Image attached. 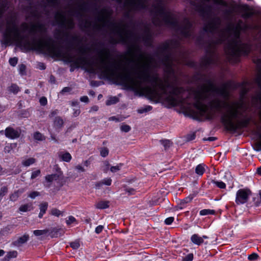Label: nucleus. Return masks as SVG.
<instances>
[{"label":"nucleus","mask_w":261,"mask_h":261,"mask_svg":"<svg viewBox=\"0 0 261 261\" xmlns=\"http://www.w3.org/2000/svg\"><path fill=\"white\" fill-rule=\"evenodd\" d=\"M151 57L153 58L151 67H163L165 75L162 79L157 74L151 75L149 72V79L145 83H150L151 86L144 85L143 94L150 99L163 100L171 106H180L189 108L193 106L200 116L210 119L215 117L216 111L221 112L223 109L227 108V121L232 126V119L243 115V102H234L230 105L220 99L219 95L227 98L228 92L225 87H217L210 80L192 92L176 86V66L186 64L187 58L186 53L179 48L178 41L171 40L163 43L155 55H151Z\"/></svg>","instance_id":"obj_1"},{"label":"nucleus","mask_w":261,"mask_h":261,"mask_svg":"<svg viewBox=\"0 0 261 261\" xmlns=\"http://www.w3.org/2000/svg\"><path fill=\"white\" fill-rule=\"evenodd\" d=\"M127 54L130 58L126 60L134 64L132 67V72L123 68L122 71H118L121 67L120 63L113 62L110 64L108 61L110 57L109 49L103 48L98 51V58L95 62L91 61L86 57L80 56L77 58L69 55L67 61L76 67L82 66L87 68L91 73H100L107 77L114 78L131 90L143 94L144 84L149 79V70L153 58L151 55L145 56L142 52L136 53L134 56L129 53L128 47Z\"/></svg>","instance_id":"obj_2"},{"label":"nucleus","mask_w":261,"mask_h":261,"mask_svg":"<svg viewBox=\"0 0 261 261\" xmlns=\"http://www.w3.org/2000/svg\"><path fill=\"white\" fill-rule=\"evenodd\" d=\"M196 9L203 18L208 19L198 38L199 41L203 42L205 35L212 36L208 40L209 48L207 49V54L201 61L203 67L218 64V57L214 46L218 44L226 42L225 51L230 58L236 59L242 55H248L250 46L248 44L243 43L240 38V33L243 29L242 21L240 20L236 25L229 24L226 28L221 29V19L218 16L212 17L213 13L212 5L203 3L197 6Z\"/></svg>","instance_id":"obj_3"},{"label":"nucleus","mask_w":261,"mask_h":261,"mask_svg":"<svg viewBox=\"0 0 261 261\" xmlns=\"http://www.w3.org/2000/svg\"><path fill=\"white\" fill-rule=\"evenodd\" d=\"M27 44L31 45L35 50L45 52L54 56L60 57L62 54L61 48L56 44L51 37H46V40L33 38L31 43L28 41Z\"/></svg>","instance_id":"obj_4"},{"label":"nucleus","mask_w":261,"mask_h":261,"mask_svg":"<svg viewBox=\"0 0 261 261\" xmlns=\"http://www.w3.org/2000/svg\"><path fill=\"white\" fill-rule=\"evenodd\" d=\"M16 16L15 14L11 13L6 19V29L4 33V37L7 43L10 42L12 39L21 42L24 39L16 24Z\"/></svg>","instance_id":"obj_5"},{"label":"nucleus","mask_w":261,"mask_h":261,"mask_svg":"<svg viewBox=\"0 0 261 261\" xmlns=\"http://www.w3.org/2000/svg\"><path fill=\"white\" fill-rule=\"evenodd\" d=\"M60 5L59 0H45L42 3H41L35 7L30 6V9L29 10L30 13V16L34 18H39L42 14L49 15L48 7H51L58 8Z\"/></svg>","instance_id":"obj_6"},{"label":"nucleus","mask_w":261,"mask_h":261,"mask_svg":"<svg viewBox=\"0 0 261 261\" xmlns=\"http://www.w3.org/2000/svg\"><path fill=\"white\" fill-rule=\"evenodd\" d=\"M256 63L257 65L258 71L255 78V82L260 91L256 96L253 97L252 103L254 107H257L259 109L258 114L261 120V59H257Z\"/></svg>","instance_id":"obj_7"},{"label":"nucleus","mask_w":261,"mask_h":261,"mask_svg":"<svg viewBox=\"0 0 261 261\" xmlns=\"http://www.w3.org/2000/svg\"><path fill=\"white\" fill-rule=\"evenodd\" d=\"M55 19L57 23L62 28L71 29L74 26L72 17L70 16L67 19L65 14L61 11H58L56 12Z\"/></svg>","instance_id":"obj_8"},{"label":"nucleus","mask_w":261,"mask_h":261,"mask_svg":"<svg viewBox=\"0 0 261 261\" xmlns=\"http://www.w3.org/2000/svg\"><path fill=\"white\" fill-rule=\"evenodd\" d=\"M246 111V108L244 106V104L243 103V109L242 110V111L243 112V115H239L238 116V117H237V118H233L232 119V121H233V119H239L240 118L242 117H243L244 116V113L245 112V111ZM227 114H224V115L222 117V119H223V121L225 123H226L227 124H228L231 128L232 129H237V128L238 127H246L247 126L248 123H249V120H247V119H245V120H243L242 121H239V120H238L237 121V124H235L233 122H232V123H233V126H231V125H230V124H229L228 123V122L227 121Z\"/></svg>","instance_id":"obj_9"},{"label":"nucleus","mask_w":261,"mask_h":261,"mask_svg":"<svg viewBox=\"0 0 261 261\" xmlns=\"http://www.w3.org/2000/svg\"><path fill=\"white\" fill-rule=\"evenodd\" d=\"M251 194V192L249 190L240 189L236 194V203L238 204L246 203Z\"/></svg>","instance_id":"obj_10"},{"label":"nucleus","mask_w":261,"mask_h":261,"mask_svg":"<svg viewBox=\"0 0 261 261\" xmlns=\"http://www.w3.org/2000/svg\"><path fill=\"white\" fill-rule=\"evenodd\" d=\"M29 240V236L28 234H24L23 236L18 237L14 240L11 243V246L15 247H19L27 243Z\"/></svg>","instance_id":"obj_11"},{"label":"nucleus","mask_w":261,"mask_h":261,"mask_svg":"<svg viewBox=\"0 0 261 261\" xmlns=\"http://www.w3.org/2000/svg\"><path fill=\"white\" fill-rule=\"evenodd\" d=\"M37 32L43 35L46 32V28L44 24L41 23L33 24L30 31V33L35 34Z\"/></svg>","instance_id":"obj_12"},{"label":"nucleus","mask_w":261,"mask_h":261,"mask_svg":"<svg viewBox=\"0 0 261 261\" xmlns=\"http://www.w3.org/2000/svg\"><path fill=\"white\" fill-rule=\"evenodd\" d=\"M5 135L10 139H16L19 137L20 134L18 131L12 127H7L5 130Z\"/></svg>","instance_id":"obj_13"},{"label":"nucleus","mask_w":261,"mask_h":261,"mask_svg":"<svg viewBox=\"0 0 261 261\" xmlns=\"http://www.w3.org/2000/svg\"><path fill=\"white\" fill-rule=\"evenodd\" d=\"M62 176V173L61 172H59L56 174H53L50 175H47L45 176V179L48 182H52L54 180H57L60 178H61Z\"/></svg>","instance_id":"obj_14"},{"label":"nucleus","mask_w":261,"mask_h":261,"mask_svg":"<svg viewBox=\"0 0 261 261\" xmlns=\"http://www.w3.org/2000/svg\"><path fill=\"white\" fill-rule=\"evenodd\" d=\"M13 229V225H8L4 227H3L0 230V236H7L9 234H10L12 232Z\"/></svg>","instance_id":"obj_15"},{"label":"nucleus","mask_w":261,"mask_h":261,"mask_svg":"<svg viewBox=\"0 0 261 261\" xmlns=\"http://www.w3.org/2000/svg\"><path fill=\"white\" fill-rule=\"evenodd\" d=\"M58 156L62 161L66 162H69L72 159L71 154L68 152H60L58 153Z\"/></svg>","instance_id":"obj_16"},{"label":"nucleus","mask_w":261,"mask_h":261,"mask_svg":"<svg viewBox=\"0 0 261 261\" xmlns=\"http://www.w3.org/2000/svg\"><path fill=\"white\" fill-rule=\"evenodd\" d=\"M24 192L23 189H20L15 191L13 193L10 195V200L12 201H15L17 200L20 195Z\"/></svg>","instance_id":"obj_17"},{"label":"nucleus","mask_w":261,"mask_h":261,"mask_svg":"<svg viewBox=\"0 0 261 261\" xmlns=\"http://www.w3.org/2000/svg\"><path fill=\"white\" fill-rule=\"evenodd\" d=\"M40 213L38 215L39 218H41L43 215L46 213L48 207V203L46 202H42L39 205Z\"/></svg>","instance_id":"obj_18"},{"label":"nucleus","mask_w":261,"mask_h":261,"mask_svg":"<svg viewBox=\"0 0 261 261\" xmlns=\"http://www.w3.org/2000/svg\"><path fill=\"white\" fill-rule=\"evenodd\" d=\"M54 124L56 128H62L64 125L63 119L60 116L56 117L54 121Z\"/></svg>","instance_id":"obj_19"},{"label":"nucleus","mask_w":261,"mask_h":261,"mask_svg":"<svg viewBox=\"0 0 261 261\" xmlns=\"http://www.w3.org/2000/svg\"><path fill=\"white\" fill-rule=\"evenodd\" d=\"M191 241L195 244L200 245L203 243V238L199 237L197 234H194L191 238Z\"/></svg>","instance_id":"obj_20"},{"label":"nucleus","mask_w":261,"mask_h":261,"mask_svg":"<svg viewBox=\"0 0 261 261\" xmlns=\"http://www.w3.org/2000/svg\"><path fill=\"white\" fill-rule=\"evenodd\" d=\"M8 3L6 1L0 0V17L8 8Z\"/></svg>","instance_id":"obj_21"},{"label":"nucleus","mask_w":261,"mask_h":261,"mask_svg":"<svg viewBox=\"0 0 261 261\" xmlns=\"http://www.w3.org/2000/svg\"><path fill=\"white\" fill-rule=\"evenodd\" d=\"M17 256V252L13 250L9 251L7 253V255L3 259V261H10L12 258H15Z\"/></svg>","instance_id":"obj_22"},{"label":"nucleus","mask_w":261,"mask_h":261,"mask_svg":"<svg viewBox=\"0 0 261 261\" xmlns=\"http://www.w3.org/2000/svg\"><path fill=\"white\" fill-rule=\"evenodd\" d=\"M109 203L108 201H99L95 204V206L98 209H104L109 207Z\"/></svg>","instance_id":"obj_23"},{"label":"nucleus","mask_w":261,"mask_h":261,"mask_svg":"<svg viewBox=\"0 0 261 261\" xmlns=\"http://www.w3.org/2000/svg\"><path fill=\"white\" fill-rule=\"evenodd\" d=\"M205 171V165L203 164H200L197 165L195 168V172L199 175H202Z\"/></svg>","instance_id":"obj_24"},{"label":"nucleus","mask_w":261,"mask_h":261,"mask_svg":"<svg viewBox=\"0 0 261 261\" xmlns=\"http://www.w3.org/2000/svg\"><path fill=\"white\" fill-rule=\"evenodd\" d=\"M8 90L14 94H16L19 91L20 89L16 84H12L8 87Z\"/></svg>","instance_id":"obj_25"},{"label":"nucleus","mask_w":261,"mask_h":261,"mask_svg":"<svg viewBox=\"0 0 261 261\" xmlns=\"http://www.w3.org/2000/svg\"><path fill=\"white\" fill-rule=\"evenodd\" d=\"M32 209V204H29V203L22 205L19 208V211L21 212H26L27 211H30Z\"/></svg>","instance_id":"obj_26"},{"label":"nucleus","mask_w":261,"mask_h":261,"mask_svg":"<svg viewBox=\"0 0 261 261\" xmlns=\"http://www.w3.org/2000/svg\"><path fill=\"white\" fill-rule=\"evenodd\" d=\"M49 230L48 229L35 230L33 231V233L36 236H40L45 235L49 232Z\"/></svg>","instance_id":"obj_27"},{"label":"nucleus","mask_w":261,"mask_h":261,"mask_svg":"<svg viewBox=\"0 0 261 261\" xmlns=\"http://www.w3.org/2000/svg\"><path fill=\"white\" fill-rule=\"evenodd\" d=\"M36 160L33 158L28 159L22 162V165L24 166L28 167L34 164Z\"/></svg>","instance_id":"obj_28"},{"label":"nucleus","mask_w":261,"mask_h":261,"mask_svg":"<svg viewBox=\"0 0 261 261\" xmlns=\"http://www.w3.org/2000/svg\"><path fill=\"white\" fill-rule=\"evenodd\" d=\"M50 214L51 215L59 217L60 216L63 215V212H62L56 208H53L50 210Z\"/></svg>","instance_id":"obj_29"},{"label":"nucleus","mask_w":261,"mask_h":261,"mask_svg":"<svg viewBox=\"0 0 261 261\" xmlns=\"http://www.w3.org/2000/svg\"><path fill=\"white\" fill-rule=\"evenodd\" d=\"M215 213L214 210L204 209L200 211V215L201 216L213 215Z\"/></svg>","instance_id":"obj_30"},{"label":"nucleus","mask_w":261,"mask_h":261,"mask_svg":"<svg viewBox=\"0 0 261 261\" xmlns=\"http://www.w3.org/2000/svg\"><path fill=\"white\" fill-rule=\"evenodd\" d=\"M34 138L38 141H43L45 140V137L38 132H36L34 134Z\"/></svg>","instance_id":"obj_31"},{"label":"nucleus","mask_w":261,"mask_h":261,"mask_svg":"<svg viewBox=\"0 0 261 261\" xmlns=\"http://www.w3.org/2000/svg\"><path fill=\"white\" fill-rule=\"evenodd\" d=\"M160 142L164 146L165 149L168 148L172 144L171 142L169 140H161Z\"/></svg>","instance_id":"obj_32"},{"label":"nucleus","mask_w":261,"mask_h":261,"mask_svg":"<svg viewBox=\"0 0 261 261\" xmlns=\"http://www.w3.org/2000/svg\"><path fill=\"white\" fill-rule=\"evenodd\" d=\"M152 110V107L150 106H146L144 108H142L138 110V112L140 114H142L145 112L150 111Z\"/></svg>","instance_id":"obj_33"},{"label":"nucleus","mask_w":261,"mask_h":261,"mask_svg":"<svg viewBox=\"0 0 261 261\" xmlns=\"http://www.w3.org/2000/svg\"><path fill=\"white\" fill-rule=\"evenodd\" d=\"M212 182L215 184L218 188L220 189H225L226 187L225 184L222 181H218L213 180Z\"/></svg>","instance_id":"obj_34"},{"label":"nucleus","mask_w":261,"mask_h":261,"mask_svg":"<svg viewBox=\"0 0 261 261\" xmlns=\"http://www.w3.org/2000/svg\"><path fill=\"white\" fill-rule=\"evenodd\" d=\"M131 129V127L129 125L122 124L120 126V130L125 133H127L129 132Z\"/></svg>","instance_id":"obj_35"},{"label":"nucleus","mask_w":261,"mask_h":261,"mask_svg":"<svg viewBox=\"0 0 261 261\" xmlns=\"http://www.w3.org/2000/svg\"><path fill=\"white\" fill-rule=\"evenodd\" d=\"M78 9L84 13L85 12L88 10L87 4L86 3H83L79 6Z\"/></svg>","instance_id":"obj_36"},{"label":"nucleus","mask_w":261,"mask_h":261,"mask_svg":"<svg viewBox=\"0 0 261 261\" xmlns=\"http://www.w3.org/2000/svg\"><path fill=\"white\" fill-rule=\"evenodd\" d=\"M118 101V99L116 97L110 98L106 101V105L108 106L116 103Z\"/></svg>","instance_id":"obj_37"},{"label":"nucleus","mask_w":261,"mask_h":261,"mask_svg":"<svg viewBox=\"0 0 261 261\" xmlns=\"http://www.w3.org/2000/svg\"><path fill=\"white\" fill-rule=\"evenodd\" d=\"M8 192V188L6 187H3L0 190V200H2L3 196H4Z\"/></svg>","instance_id":"obj_38"},{"label":"nucleus","mask_w":261,"mask_h":261,"mask_svg":"<svg viewBox=\"0 0 261 261\" xmlns=\"http://www.w3.org/2000/svg\"><path fill=\"white\" fill-rule=\"evenodd\" d=\"M100 152L101 156L106 157L109 154V149L106 147H102L100 148Z\"/></svg>","instance_id":"obj_39"},{"label":"nucleus","mask_w":261,"mask_h":261,"mask_svg":"<svg viewBox=\"0 0 261 261\" xmlns=\"http://www.w3.org/2000/svg\"><path fill=\"white\" fill-rule=\"evenodd\" d=\"M122 166V164H119L115 166H112L110 168V170L112 172H116L120 170Z\"/></svg>","instance_id":"obj_40"},{"label":"nucleus","mask_w":261,"mask_h":261,"mask_svg":"<svg viewBox=\"0 0 261 261\" xmlns=\"http://www.w3.org/2000/svg\"><path fill=\"white\" fill-rule=\"evenodd\" d=\"M20 74L23 75L25 74L26 66L24 64H20L18 66Z\"/></svg>","instance_id":"obj_41"},{"label":"nucleus","mask_w":261,"mask_h":261,"mask_svg":"<svg viewBox=\"0 0 261 261\" xmlns=\"http://www.w3.org/2000/svg\"><path fill=\"white\" fill-rule=\"evenodd\" d=\"M15 146V144H9L5 146L4 151L6 153H10L12 148Z\"/></svg>","instance_id":"obj_42"},{"label":"nucleus","mask_w":261,"mask_h":261,"mask_svg":"<svg viewBox=\"0 0 261 261\" xmlns=\"http://www.w3.org/2000/svg\"><path fill=\"white\" fill-rule=\"evenodd\" d=\"M70 245L73 249H77L80 247V243L79 241H75L74 242H71Z\"/></svg>","instance_id":"obj_43"},{"label":"nucleus","mask_w":261,"mask_h":261,"mask_svg":"<svg viewBox=\"0 0 261 261\" xmlns=\"http://www.w3.org/2000/svg\"><path fill=\"white\" fill-rule=\"evenodd\" d=\"M40 173L41 172L40 170H37L36 171H33L32 173L31 178L33 179L36 178L37 176L40 175Z\"/></svg>","instance_id":"obj_44"},{"label":"nucleus","mask_w":261,"mask_h":261,"mask_svg":"<svg viewBox=\"0 0 261 261\" xmlns=\"http://www.w3.org/2000/svg\"><path fill=\"white\" fill-rule=\"evenodd\" d=\"M9 62L11 65L15 66L18 62V59L16 57L10 58Z\"/></svg>","instance_id":"obj_45"},{"label":"nucleus","mask_w":261,"mask_h":261,"mask_svg":"<svg viewBox=\"0 0 261 261\" xmlns=\"http://www.w3.org/2000/svg\"><path fill=\"white\" fill-rule=\"evenodd\" d=\"M258 257V255L257 254L253 253L248 256V258L250 260H254L257 259Z\"/></svg>","instance_id":"obj_46"},{"label":"nucleus","mask_w":261,"mask_h":261,"mask_svg":"<svg viewBox=\"0 0 261 261\" xmlns=\"http://www.w3.org/2000/svg\"><path fill=\"white\" fill-rule=\"evenodd\" d=\"M103 185L110 186L112 183V179L110 178H105L101 180Z\"/></svg>","instance_id":"obj_47"},{"label":"nucleus","mask_w":261,"mask_h":261,"mask_svg":"<svg viewBox=\"0 0 261 261\" xmlns=\"http://www.w3.org/2000/svg\"><path fill=\"white\" fill-rule=\"evenodd\" d=\"M40 195L39 192L37 191H33L30 193L29 195V197L31 198L32 199H34L36 197Z\"/></svg>","instance_id":"obj_48"},{"label":"nucleus","mask_w":261,"mask_h":261,"mask_svg":"<svg viewBox=\"0 0 261 261\" xmlns=\"http://www.w3.org/2000/svg\"><path fill=\"white\" fill-rule=\"evenodd\" d=\"M39 102L41 106H46L47 103V98L45 97H42L40 98Z\"/></svg>","instance_id":"obj_49"},{"label":"nucleus","mask_w":261,"mask_h":261,"mask_svg":"<svg viewBox=\"0 0 261 261\" xmlns=\"http://www.w3.org/2000/svg\"><path fill=\"white\" fill-rule=\"evenodd\" d=\"M193 258L192 254H189L182 259V261H191Z\"/></svg>","instance_id":"obj_50"},{"label":"nucleus","mask_w":261,"mask_h":261,"mask_svg":"<svg viewBox=\"0 0 261 261\" xmlns=\"http://www.w3.org/2000/svg\"><path fill=\"white\" fill-rule=\"evenodd\" d=\"M74 221H75V218L73 217V216H70L68 218V219L66 220V223L68 225H69L74 222Z\"/></svg>","instance_id":"obj_51"},{"label":"nucleus","mask_w":261,"mask_h":261,"mask_svg":"<svg viewBox=\"0 0 261 261\" xmlns=\"http://www.w3.org/2000/svg\"><path fill=\"white\" fill-rule=\"evenodd\" d=\"M173 220L174 218L172 217H170L165 219V223L167 225H170L173 222Z\"/></svg>","instance_id":"obj_52"},{"label":"nucleus","mask_w":261,"mask_h":261,"mask_svg":"<svg viewBox=\"0 0 261 261\" xmlns=\"http://www.w3.org/2000/svg\"><path fill=\"white\" fill-rule=\"evenodd\" d=\"M58 113H59V111L58 110H52L50 112V114H49L48 117L49 118H53L55 116H56L57 115H58Z\"/></svg>","instance_id":"obj_53"},{"label":"nucleus","mask_w":261,"mask_h":261,"mask_svg":"<svg viewBox=\"0 0 261 261\" xmlns=\"http://www.w3.org/2000/svg\"><path fill=\"white\" fill-rule=\"evenodd\" d=\"M76 170L80 172H84L85 171L84 168L81 165H77L75 167Z\"/></svg>","instance_id":"obj_54"},{"label":"nucleus","mask_w":261,"mask_h":261,"mask_svg":"<svg viewBox=\"0 0 261 261\" xmlns=\"http://www.w3.org/2000/svg\"><path fill=\"white\" fill-rule=\"evenodd\" d=\"M126 192L128 193L129 195H132L135 193V190L132 188H126L125 189Z\"/></svg>","instance_id":"obj_55"},{"label":"nucleus","mask_w":261,"mask_h":261,"mask_svg":"<svg viewBox=\"0 0 261 261\" xmlns=\"http://www.w3.org/2000/svg\"><path fill=\"white\" fill-rule=\"evenodd\" d=\"M103 229V226L102 225H99L96 227L95 232L97 234L100 233L102 231Z\"/></svg>","instance_id":"obj_56"},{"label":"nucleus","mask_w":261,"mask_h":261,"mask_svg":"<svg viewBox=\"0 0 261 261\" xmlns=\"http://www.w3.org/2000/svg\"><path fill=\"white\" fill-rule=\"evenodd\" d=\"M192 199L193 197L191 196L188 197L182 200L181 203H187L188 202H190Z\"/></svg>","instance_id":"obj_57"},{"label":"nucleus","mask_w":261,"mask_h":261,"mask_svg":"<svg viewBox=\"0 0 261 261\" xmlns=\"http://www.w3.org/2000/svg\"><path fill=\"white\" fill-rule=\"evenodd\" d=\"M77 39V37L76 36H73L71 38V40L69 42V47L71 48L73 45V42L74 41H76Z\"/></svg>","instance_id":"obj_58"},{"label":"nucleus","mask_w":261,"mask_h":261,"mask_svg":"<svg viewBox=\"0 0 261 261\" xmlns=\"http://www.w3.org/2000/svg\"><path fill=\"white\" fill-rule=\"evenodd\" d=\"M21 27L22 29L23 32H25L28 29V25L25 22H23L21 24Z\"/></svg>","instance_id":"obj_59"},{"label":"nucleus","mask_w":261,"mask_h":261,"mask_svg":"<svg viewBox=\"0 0 261 261\" xmlns=\"http://www.w3.org/2000/svg\"><path fill=\"white\" fill-rule=\"evenodd\" d=\"M215 3L217 4H220L223 6H226V3L224 2H223V0H214Z\"/></svg>","instance_id":"obj_60"},{"label":"nucleus","mask_w":261,"mask_h":261,"mask_svg":"<svg viewBox=\"0 0 261 261\" xmlns=\"http://www.w3.org/2000/svg\"><path fill=\"white\" fill-rule=\"evenodd\" d=\"M73 115L74 117H77L79 116L81 113V111L80 109H73Z\"/></svg>","instance_id":"obj_61"},{"label":"nucleus","mask_w":261,"mask_h":261,"mask_svg":"<svg viewBox=\"0 0 261 261\" xmlns=\"http://www.w3.org/2000/svg\"><path fill=\"white\" fill-rule=\"evenodd\" d=\"M80 100L82 102H88L89 101V98L87 96H83L80 98Z\"/></svg>","instance_id":"obj_62"},{"label":"nucleus","mask_w":261,"mask_h":261,"mask_svg":"<svg viewBox=\"0 0 261 261\" xmlns=\"http://www.w3.org/2000/svg\"><path fill=\"white\" fill-rule=\"evenodd\" d=\"M103 185L102 181H100L95 183V186L96 189H99L100 187Z\"/></svg>","instance_id":"obj_63"},{"label":"nucleus","mask_w":261,"mask_h":261,"mask_svg":"<svg viewBox=\"0 0 261 261\" xmlns=\"http://www.w3.org/2000/svg\"><path fill=\"white\" fill-rule=\"evenodd\" d=\"M57 229H56V228H54L51 232L50 233V234L51 235V236L52 237H55V233H57Z\"/></svg>","instance_id":"obj_64"}]
</instances>
